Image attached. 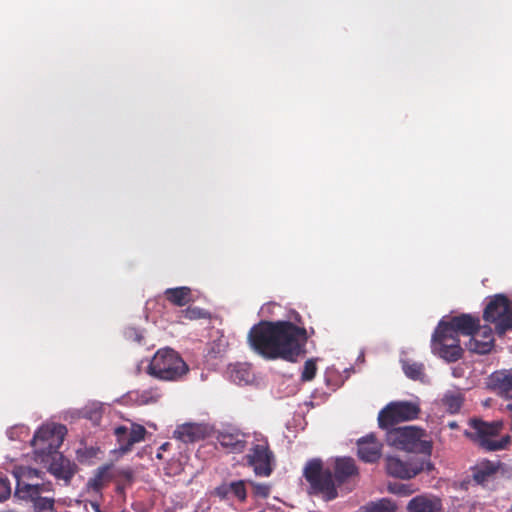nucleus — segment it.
<instances>
[{
    "label": "nucleus",
    "mask_w": 512,
    "mask_h": 512,
    "mask_svg": "<svg viewBox=\"0 0 512 512\" xmlns=\"http://www.w3.org/2000/svg\"><path fill=\"white\" fill-rule=\"evenodd\" d=\"M317 372V366L313 359H309L304 363V367L301 374V380L304 382L311 381L314 379Z\"/></svg>",
    "instance_id": "obj_32"
},
{
    "label": "nucleus",
    "mask_w": 512,
    "mask_h": 512,
    "mask_svg": "<svg viewBox=\"0 0 512 512\" xmlns=\"http://www.w3.org/2000/svg\"><path fill=\"white\" fill-rule=\"evenodd\" d=\"M295 321L297 322H300V316L297 314V316L295 317Z\"/></svg>",
    "instance_id": "obj_41"
},
{
    "label": "nucleus",
    "mask_w": 512,
    "mask_h": 512,
    "mask_svg": "<svg viewBox=\"0 0 512 512\" xmlns=\"http://www.w3.org/2000/svg\"><path fill=\"white\" fill-rule=\"evenodd\" d=\"M106 477V469H100L94 477L90 478L87 482V488L99 494L104 487Z\"/></svg>",
    "instance_id": "obj_29"
},
{
    "label": "nucleus",
    "mask_w": 512,
    "mask_h": 512,
    "mask_svg": "<svg viewBox=\"0 0 512 512\" xmlns=\"http://www.w3.org/2000/svg\"><path fill=\"white\" fill-rule=\"evenodd\" d=\"M76 469V465L61 454L54 457L49 466V472L51 474L56 478L63 479L65 481L71 480L76 473Z\"/></svg>",
    "instance_id": "obj_22"
},
{
    "label": "nucleus",
    "mask_w": 512,
    "mask_h": 512,
    "mask_svg": "<svg viewBox=\"0 0 512 512\" xmlns=\"http://www.w3.org/2000/svg\"><path fill=\"white\" fill-rule=\"evenodd\" d=\"M333 471L334 474L329 468H324L321 459L309 460L303 469V476L309 483V494L320 496L326 502L332 501L338 497V487L355 481L359 476V469L351 457L336 458Z\"/></svg>",
    "instance_id": "obj_2"
},
{
    "label": "nucleus",
    "mask_w": 512,
    "mask_h": 512,
    "mask_svg": "<svg viewBox=\"0 0 512 512\" xmlns=\"http://www.w3.org/2000/svg\"><path fill=\"white\" fill-rule=\"evenodd\" d=\"M402 370L404 374L411 380L424 381L425 367L423 363L412 362L410 360H401Z\"/></svg>",
    "instance_id": "obj_26"
},
{
    "label": "nucleus",
    "mask_w": 512,
    "mask_h": 512,
    "mask_svg": "<svg viewBox=\"0 0 512 512\" xmlns=\"http://www.w3.org/2000/svg\"><path fill=\"white\" fill-rule=\"evenodd\" d=\"M250 348L270 360L296 362L306 353L308 333L290 321H265L251 327L247 336Z\"/></svg>",
    "instance_id": "obj_1"
},
{
    "label": "nucleus",
    "mask_w": 512,
    "mask_h": 512,
    "mask_svg": "<svg viewBox=\"0 0 512 512\" xmlns=\"http://www.w3.org/2000/svg\"><path fill=\"white\" fill-rule=\"evenodd\" d=\"M182 317L188 320L203 319L208 316V312L198 307H188L181 311Z\"/></svg>",
    "instance_id": "obj_31"
},
{
    "label": "nucleus",
    "mask_w": 512,
    "mask_h": 512,
    "mask_svg": "<svg viewBox=\"0 0 512 512\" xmlns=\"http://www.w3.org/2000/svg\"><path fill=\"white\" fill-rule=\"evenodd\" d=\"M42 474V471L35 468H26L22 472V476L28 480H32L33 478H40Z\"/></svg>",
    "instance_id": "obj_37"
},
{
    "label": "nucleus",
    "mask_w": 512,
    "mask_h": 512,
    "mask_svg": "<svg viewBox=\"0 0 512 512\" xmlns=\"http://www.w3.org/2000/svg\"><path fill=\"white\" fill-rule=\"evenodd\" d=\"M33 503V512H55L54 498H28Z\"/></svg>",
    "instance_id": "obj_28"
},
{
    "label": "nucleus",
    "mask_w": 512,
    "mask_h": 512,
    "mask_svg": "<svg viewBox=\"0 0 512 512\" xmlns=\"http://www.w3.org/2000/svg\"><path fill=\"white\" fill-rule=\"evenodd\" d=\"M444 325L446 331H450L458 337L460 334L471 336L479 328L480 320L471 314H461L452 317L449 321H444Z\"/></svg>",
    "instance_id": "obj_14"
},
{
    "label": "nucleus",
    "mask_w": 512,
    "mask_h": 512,
    "mask_svg": "<svg viewBox=\"0 0 512 512\" xmlns=\"http://www.w3.org/2000/svg\"><path fill=\"white\" fill-rule=\"evenodd\" d=\"M124 474H125V476H126L127 478H129V479H131V478H132V473H131L130 471H126V472H124Z\"/></svg>",
    "instance_id": "obj_40"
},
{
    "label": "nucleus",
    "mask_w": 512,
    "mask_h": 512,
    "mask_svg": "<svg viewBox=\"0 0 512 512\" xmlns=\"http://www.w3.org/2000/svg\"><path fill=\"white\" fill-rule=\"evenodd\" d=\"M67 428L62 424H47L41 426L32 439V445L41 455L57 453L64 441Z\"/></svg>",
    "instance_id": "obj_9"
},
{
    "label": "nucleus",
    "mask_w": 512,
    "mask_h": 512,
    "mask_svg": "<svg viewBox=\"0 0 512 512\" xmlns=\"http://www.w3.org/2000/svg\"><path fill=\"white\" fill-rule=\"evenodd\" d=\"M53 484L50 481L42 483H28L21 479L17 480L15 496L20 499L43 498L42 493L52 492Z\"/></svg>",
    "instance_id": "obj_18"
},
{
    "label": "nucleus",
    "mask_w": 512,
    "mask_h": 512,
    "mask_svg": "<svg viewBox=\"0 0 512 512\" xmlns=\"http://www.w3.org/2000/svg\"><path fill=\"white\" fill-rule=\"evenodd\" d=\"M189 371L181 356L171 348L159 349L148 365L149 375L163 381H178Z\"/></svg>",
    "instance_id": "obj_4"
},
{
    "label": "nucleus",
    "mask_w": 512,
    "mask_h": 512,
    "mask_svg": "<svg viewBox=\"0 0 512 512\" xmlns=\"http://www.w3.org/2000/svg\"><path fill=\"white\" fill-rule=\"evenodd\" d=\"M389 490L393 493L408 495L410 491L407 489L405 485H400L397 490L393 489L392 487L389 488Z\"/></svg>",
    "instance_id": "obj_38"
},
{
    "label": "nucleus",
    "mask_w": 512,
    "mask_h": 512,
    "mask_svg": "<svg viewBox=\"0 0 512 512\" xmlns=\"http://www.w3.org/2000/svg\"><path fill=\"white\" fill-rule=\"evenodd\" d=\"M494 468L496 475H500L501 478L506 480L512 479V465L498 460L494 461Z\"/></svg>",
    "instance_id": "obj_33"
},
{
    "label": "nucleus",
    "mask_w": 512,
    "mask_h": 512,
    "mask_svg": "<svg viewBox=\"0 0 512 512\" xmlns=\"http://www.w3.org/2000/svg\"><path fill=\"white\" fill-rule=\"evenodd\" d=\"M494 344L495 339L492 328L489 325H480L471 335L467 348L473 353L487 354L493 349Z\"/></svg>",
    "instance_id": "obj_13"
},
{
    "label": "nucleus",
    "mask_w": 512,
    "mask_h": 512,
    "mask_svg": "<svg viewBox=\"0 0 512 512\" xmlns=\"http://www.w3.org/2000/svg\"><path fill=\"white\" fill-rule=\"evenodd\" d=\"M160 397L161 394L158 389H149L137 393L136 401L141 405H146L157 402Z\"/></svg>",
    "instance_id": "obj_30"
},
{
    "label": "nucleus",
    "mask_w": 512,
    "mask_h": 512,
    "mask_svg": "<svg viewBox=\"0 0 512 512\" xmlns=\"http://www.w3.org/2000/svg\"><path fill=\"white\" fill-rule=\"evenodd\" d=\"M489 388L501 398L512 399V369L493 372L488 379Z\"/></svg>",
    "instance_id": "obj_15"
},
{
    "label": "nucleus",
    "mask_w": 512,
    "mask_h": 512,
    "mask_svg": "<svg viewBox=\"0 0 512 512\" xmlns=\"http://www.w3.org/2000/svg\"><path fill=\"white\" fill-rule=\"evenodd\" d=\"M208 434V426L205 424L185 423L175 429L173 437L183 443H194L205 439Z\"/></svg>",
    "instance_id": "obj_17"
},
{
    "label": "nucleus",
    "mask_w": 512,
    "mask_h": 512,
    "mask_svg": "<svg viewBox=\"0 0 512 512\" xmlns=\"http://www.w3.org/2000/svg\"><path fill=\"white\" fill-rule=\"evenodd\" d=\"M432 353L448 363H453L462 358L464 350L460 345V339L450 331H446L444 320H441L431 339Z\"/></svg>",
    "instance_id": "obj_6"
},
{
    "label": "nucleus",
    "mask_w": 512,
    "mask_h": 512,
    "mask_svg": "<svg viewBox=\"0 0 512 512\" xmlns=\"http://www.w3.org/2000/svg\"><path fill=\"white\" fill-rule=\"evenodd\" d=\"M11 495V484L7 477H0V502L5 501Z\"/></svg>",
    "instance_id": "obj_36"
},
{
    "label": "nucleus",
    "mask_w": 512,
    "mask_h": 512,
    "mask_svg": "<svg viewBox=\"0 0 512 512\" xmlns=\"http://www.w3.org/2000/svg\"><path fill=\"white\" fill-rule=\"evenodd\" d=\"M387 442L397 449L407 452L421 453L429 459L432 453V442L423 440L425 431L416 426H403L387 429Z\"/></svg>",
    "instance_id": "obj_5"
},
{
    "label": "nucleus",
    "mask_w": 512,
    "mask_h": 512,
    "mask_svg": "<svg viewBox=\"0 0 512 512\" xmlns=\"http://www.w3.org/2000/svg\"><path fill=\"white\" fill-rule=\"evenodd\" d=\"M250 485L253 488V493L256 497L267 498L270 494V486L267 484L255 483L253 481H249Z\"/></svg>",
    "instance_id": "obj_34"
},
{
    "label": "nucleus",
    "mask_w": 512,
    "mask_h": 512,
    "mask_svg": "<svg viewBox=\"0 0 512 512\" xmlns=\"http://www.w3.org/2000/svg\"><path fill=\"white\" fill-rule=\"evenodd\" d=\"M471 477L477 485L486 486L496 477L494 461L486 458L479 461L476 465L471 467Z\"/></svg>",
    "instance_id": "obj_21"
},
{
    "label": "nucleus",
    "mask_w": 512,
    "mask_h": 512,
    "mask_svg": "<svg viewBox=\"0 0 512 512\" xmlns=\"http://www.w3.org/2000/svg\"><path fill=\"white\" fill-rule=\"evenodd\" d=\"M483 319L494 324L498 335H504L512 330V302L505 294L494 295L484 309Z\"/></svg>",
    "instance_id": "obj_7"
},
{
    "label": "nucleus",
    "mask_w": 512,
    "mask_h": 512,
    "mask_svg": "<svg viewBox=\"0 0 512 512\" xmlns=\"http://www.w3.org/2000/svg\"><path fill=\"white\" fill-rule=\"evenodd\" d=\"M164 296L171 304L179 307L187 305L192 300L191 289L186 286L168 288L164 291Z\"/></svg>",
    "instance_id": "obj_24"
},
{
    "label": "nucleus",
    "mask_w": 512,
    "mask_h": 512,
    "mask_svg": "<svg viewBox=\"0 0 512 512\" xmlns=\"http://www.w3.org/2000/svg\"><path fill=\"white\" fill-rule=\"evenodd\" d=\"M441 401L449 413L455 414L460 411L464 402V396L459 391H447Z\"/></svg>",
    "instance_id": "obj_27"
},
{
    "label": "nucleus",
    "mask_w": 512,
    "mask_h": 512,
    "mask_svg": "<svg viewBox=\"0 0 512 512\" xmlns=\"http://www.w3.org/2000/svg\"><path fill=\"white\" fill-rule=\"evenodd\" d=\"M213 495L222 500L233 496L240 502H244L247 498L246 481L238 480L230 483L223 482L214 489Z\"/></svg>",
    "instance_id": "obj_20"
},
{
    "label": "nucleus",
    "mask_w": 512,
    "mask_h": 512,
    "mask_svg": "<svg viewBox=\"0 0 512 512\" xmlns=\"http://www.w3.org/2000/svg\"><path fill=\"white\" fill-rule=\"evenodd\" d=\"M247 435L239 430L232 432L224 430L220 431L217 436V440L220 445L227 448L232 453H242L247 445Z\"/></svg>",
    "instance_id": "obj_19"
},
{
    "label": "nucleus",
    "mask_w": 512,
    "mask_h": 512,
    "mask_svg": "<svg viewBox=\"0 0 512 512\" xmlns=\"http://www.w3.org/2000/svg\"><path fill=\"white\" fill-rule=\"evenodd\" d=\"M440 509L441 500L426 495L412 498L407 505L408 512H438Z\"/></svg>",
    "instance_id": "obj_23"
},
{
    "label": "nucleus",
    "mask_w": 512,
    "mask_h": 512,
    "mask_svg": "<svg viewBox=\"0 0 512 512\" xmlns=\"http://www.w3.org/2000/svg\"><path fill=\"white\" fill-rule=\"evenodd\" d=\"M419 413L420 408L415 403L408 401L391 402L379 412L378 424L382 429H389L399 422L416 419Z\"/></svg>",
    "instance_id": "obj_10"
},
{
    "label": "nucleus",
    "mask_w": 512,
    "mask_h": 512,
    "mask_svg": "<svg viewBox=\"0 0 512 512\" xmlns=\"http://www.w3.org/2000/svg\"><path fill=\"white\" fill-rule=\"evenodd\" d=\"M382 443L374 434H369L357 441L359 458L366 463L377 462L382 455Z\"/></svg>",
    "instance_id": "obj_16"
},
{
    "label": "nucleus",
    "mask_w": 512,
    "mask_h": 512,
    "mask_svg": "<svg viewBox=\"0 0 512 512\" xmlns=\"http://www.w3.org/2000/svg\"><path fill=\"white\" fill-rule=\"evenodd\" d=\"M166 445H167V444L162 445V447H161V448H162V449H166Z\"/></svg>",
    "instance_id": "obj_42"
},
{
    "label": "nucleus",
    "mask_w": 512,
    "mask_h": 512,
    "mask_svg": "<svg viewBox=\"0 0 512 512\" xmlns=\"http://www.w3.org/2000/svg\"><path fill=\"white\" fill-rule=\"evenodd\" d=\"M448 427L450 429H457L458 428V424L455 421H451V422L448 423Z\"/></svg>",
    "instance_id": "obj_39"
},
{
    "label": "nucleus",
    "mask_w": 512,
    "mask_h": 512,
    "mask_svg": "<svg viewBox=\"0 0 512 512\" xmlns=\"http://www.w3.org/2000/svg\"><path fill=\"white\" fill-rule=\"evenodd\" d=\"M147 431L143 425L132 423L131 427L118 426L115 428L114 434L117 438L119 450L127 453L132 450L134 444L145 439Z\"/></svg>",
    "instance_id": "obj_12"
},
{
    "label": "nucleus",
    "mask_w": 512,
    "mask_h": 512,
    "mask_svg": "<svg viewBox=\"0 0 512 512\" xmlns=\"http://www.w3.org/2000/svg\"><path fill=\"white\" fill-rule=\"evenodd\" d=\"M358 512H397V506L391 499L381 498L360 506Z\"/></svg>",
    "instance_id": "obj_25"
},
{
    "label": "nucleus",
    "mask_w": 512,
    "mask_h": 512,
    "mask_svg": "<svg viewBox=\"0 0 512 512\" xmlns=\"http://www.w3.org/2000/svg\"><path fill=\"white\" fill-rule=\"evenodd\" d=\"M385 462L387 474L399 479H411L423 471L434 469L430 459L411 458L403 461L396 456H387Z\"/></svg>",
    "instance_id": "obj_11"
},
{
    "label": "nucleus",
    "mask_w": 512,
    "mask_h": 512,
    "mask_svg": "<svg viewBox=\"0 0 512 512\" xmlns=\"http://www.w3.org/2000/svg\"><path fill=\"white\" fill-rule=\"evenodd\" d=\"M231 378L234 382L241 384L249 381V372L245 368H235L231 372Z\"/></svg>",
    "instance_id": "obj_35"
},
{
    "label": "nucleus",
    "mask_w": 512,
    "mask_h": 512,
    "mask_svg": "<svg viewBox=\"0 0 512 512\" xmlns=\"http://www.w3.org/2000/svg\"><path fill=\"white\" fill-rule=\"evenodd\" d=\"M244 460L256 476L269 477L274 470L275 455L270 449L267 438H256V443H253Z\"/></svg>",
    "instance_id": "obj_8"
},
{
    "label": "nucleus",
    "mask_w": 512,
    "mask_h": 512,
    "mask_svg": "<svg viewBox=\"0 0 512 512\" xmlns=\"http://www.w3.org/2000/svg\"><path fill=\"white\" fill-rule=\"evenodd\" d=\"M469 426L471 430H465L464 436L486 452L505 450L511 444L509 435L496 439L504 428L502 420L487 422L480 418H471Z\"/></svg>",
    "instance_id": "obj_3"
}]
</instances>
